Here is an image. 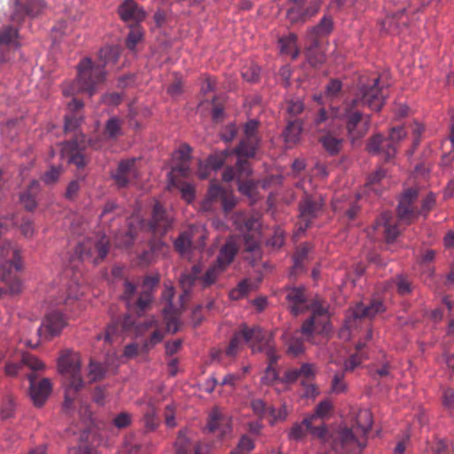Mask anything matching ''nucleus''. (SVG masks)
Returning <instances> with one entry per match:
<instances>
[{
  "mask_svg": "<svg viewBox=\"0 0 454 454\" xmlns=\"http://www.w3.org/2000/svg\"><path fill=\"white\" fill-rule=\"evenodd\" d=\"M380 78H372L367 84L359 88L357 98L352 100L343 107L339 118L345 123L347 135L352 144L363 138L370 128L371 117L364 114L361 111L354 109L358 102L367 106L371 110L379 112L385 104V95L382 88L380 87Z\"/></svg>",
  "mask_w": 454,
  "mask_h": 454,
  "instance_id": "1",
  "label": "nucleus"
},
{
  "mask_svg": "<svg viewBox=\"0 0 454 454\" xmlns=\"http://www.w3.org/2000/svg\"><path fill=\"white\" fill-rule=\"evenodd\" d=\"M76 68V79L63 84V94L68 97L75 93L86 92L91 97L96 90V86L104 82L106 79L104 65L94 64L90 58L85 57L80 60Z\"/></svg>",
  "mask_w": 454,
  "mask_h": 454,
  "instance_id": "2",
  "label": "nucleus"
},
{
  "mask_svg": "<svg viewBox=\"0 0 454 454\" xmlns=\"http://www.w3.org/2000/svg\"><path fill=\"white\" fill-rule=\"evenodd\" d=\"M336 118V116L329 114L325 108H321L314 120L316 131L324 133L319 138V142L332 156L340 153L345 141L343 137L335 135Z\"/></svg>",
  "mask_w": 454,
  "mask_h": 454,
  "instance_id": "3",
  "label": "nucleus"
},
{
  "mask_svg": "<svg viewBox=\"0 0 454 454\" xmlns=\"http://www.w3.org/2000/svg\"><path fill=\"white\" fill-rule=\"evenodd\" d=\"M406 135L407 133L403 126L392 128L387 138L381 134H375L368 140L367 151L371 154L382 155L384 160L388 161L395 156V144L403 140Z\"/></svg>",
  "mask_w": 454,
  "mask_h": 454,
  "instance_id": "4",
  "label": "nucleus"
},
{
  "mask_svg": "<svg viewBox=\"0 0 454 454\" xmlns=\"http://www.w3.org/2000/svg\"><path fill=\"white\" fill-rule=\"evenodd\" d=\"M269 336L260 327L248 328L244 325L239 332L232 336L223 353L229 357H235L241 348L243 340L250 343L254 351H258V347L263 345L265 339Z\"/></svg>",
  "mask_w": 454,
  "mask_h": 454,
  "instance_id": "5",
  "label": "nucleus"
},
{
  "mask_svg": "<svg viewBox=\"0 0 454 454\" xmlns=\"http://www.w3.org/2000/svg\"><path fill=\"white\" fill-rule=\"evenodd\" d=\"M58 370L60 374L69 378L70 387L74 392L80 391L84 381L81 375V358L79 354L71 351H64L58 359Z\"/></svg>",
  "mask_w": 454,
  "mask_h": 454,
  "instance_id": "6",
  "label": "nucleus"
},
{
  "mask_svg": "<svg viewBox=\"0 0 454 454\" xmlns=\"http://www.w3.org/2000/svg\"><path fill=\"white\" fill-rule=\"evenodd\" d=\"M365 446L366 437L358 438L347 427L339 429L332 442L333 449L341 454H361Z\"/></svg>",
  "mask_w": 454,
  "mask_h": 454,
  "instance_id": "7",
  "label": "nucleus"
},
{
  "mask_svg": "<svg viewBox=\"0 0 454 454\" xmlns=\"http://www.w3.org/2000/svg\"><path fill=\"white\" fill-rule=\"evenodd\" d=\"M0 281L7 282L12 277L14 268L17 271L22 269L20 250L10 242H4L0 249Z\"/></svg>",
  "mask_w": 454,
  "mask_h": 454,
  "instance_id": "8",
  "label": "nucleus"
},
{
  "mask_svg": "<svg viewBox=\"0 0 454 454\" xmlns=\"http://www.w3.org/2000/svg\"><path fill=\"white\" fill-rule=\"evenodd\" d=\"M260 143V140H252L244 137L233 149L232 153L238 156L237 167L239 169V178L244 175L250 176L252 174L251 166L247 159L254 157Z\"/></svg>",
  "mask_w": 454,
  "mask_h": 454,
  "instance_id": "9",
  "label": "nucleus"
},
{
  "mask_svg": "<svg viewBox=\"0 0 454 454\" xmlns=\"http://www.w3.org/2000/svg\"><path fill=\"white\" fill-rule=\"evenodd\" d=\"M322 207L323 200L321 199L305 194L299 202V231H305L312 220L319 215Z\"/></svg>",
  "mask_w": 454,
  "mask_h": 454,
  "instance_id": "10",
  "label": "nucleus"
},
{
  "mask_svg": "<svg viewBox=\"0 0 454 454\" xmlns=\"http://www.w3.org/2000/svg\"><path fill=\"white\" fill-rule=\"evenodd\" d=\"M67 319L59 310L47 313L38 328V335L42 340H51L58 336L67 325Z\"/></svg>",
  "mask_w": 454,
  "mask_h": 454,
  "instance_id": "11",
  "label": "nucleus"
},
{
  "mask_svg": "<svg viewBox=\"0 0 454 454\" xmlns=\"http://www.w3.org/2000/svg\"><path fill=\"white\" fill-rule=\"evenodd\" d=\"M45 7L43 0H15L11 21L22 23L27 17L35 18L42 13Z\"/></svg>",
  "mask_w": 454,
  "mask_h": 454,
  "instance_id": "12",
  "label": "nucleus"
},
{
  "mask_svg": "<svg viewBox=\"0 0 454 454\" xmlns=\"http://www.w3.org/2000/svg\"><path fill=\"white\" fill-rule=\"evenodd\" d=\"M418 191L410 188L406 190L399 200L397 206V216L400 222L410 225L419 217L418 210L413 207V203L418 198Z\"/></svg>",
  "mask_w": 454,
  "mask_h": 454,
  "instance_id": "13",
  "label": "nucleus"
},
{
  "mask_svg": "<svg viewBox=\"0 0 454 454\" xmlns=\"http://www.w3.org/2000/svg\"><path fill=\"white\" fill-rule=\"evenodd\" d=\"M258 352L265 353L269 360V365L265 370L264 376L262 378V383L271 385L276 381H280L278 370L273 366L278 360V356L271 336L265 339L263 345L258 347Z\"/></svg>",
  "mask_w": 454,
  "mask_h": 454,
  "instance_id": "14",
  "label": "nucleus"
},
{
  "mask_svg": "<svg viewBox=\"0 0 454 454\" xmlns=\"http://www.w3.org/2000/svg\"><path fill=\"white\" fill-rule=\"evenodd\" d=\"M406 4L403 3L396 12L387 14L380 22L383 31L391 35L403 33L408 26V16L405 12Z\"/></svg>",
  "mask_w": 454,
  "mask_h": 454,
  "instance_id": "15",
  "label": "nucleus"
},
{
  "mask_svg": "<svg viewBox=\"0 0 454 454\" xmlns=\"http://www.w3.org/2000/svg\"><path fill=\"white\" fill-rule=\"evenodd\" d=\"M173 218L168 216L163 206L156 201L153 207L148 229L153 235H165L172 227Z\"/></svg>",
  "mask_w": 454,
  "mask_h": 454,
  "instance_id": "16",
  "label": "nucleus"
},
{
  "mask_svg": "<svg viewBox=\"0 0 454 454\" xmlns=\"http://www.w3.org/2000/svg\"><path fill=\"white\" fill-rule=\"evenodd\" d=\"M27 378L29 381V395L34 404L37 407H42L51 393L52 384L51 380L44 378L36 382V375L35 373L27 374Z\"/></svg>",
  "mask_w": 454,
  "mask_h": 454,
  "instance_id": "17",
  "label": "nucleus"
},
{
  "mask_svg": "<svg viewBox=\"0 0 454 454\" xmlns=\"http://www.w3.org/2000/svg\"><path fill=\"white\" fill-rule=\"evenodd\" d=\"M192 147L188 144H182L172 153L174 166L168 175H180L189 176L191 174L190 161L192 159Z\"/></svg>",
  "mask_w": 454,
  "mask_h": 454,
  "instance_id": "18",
  "label": "nucleus"
},
{
  "mask_svg": "<svg viewBox=\"0 0 454 454\" xmlns=\"http://www.w3.org/2000/svg\"><path fill=\"white\" fill-rule=\"evenodd\" d=\"M286 301L290 312L294 316L303 313L309 308L304 286L286 287Z\"/></svg>",
  "mask_w": 454,
  "mask_h": 454,
  "instance_id": "19",
  "label": "nucleus"
},
{
  "mask_svg": "<svg viewBox=\"0 0 454 454\" xmlns=\"http://www.w3.org/2000/svg\"><path fill=\"white\" fill-rule=\"evenodd\" d=\"M117 13L120 19L128 25H139L146 16L143 7L135 0H123L118 6Z\"/></svg>",
  "mask_w": 454,
  "mask_h": 454,
  "instance_id": "20",
  "label": "nucleus"
},
{
  "mask_svg": "<svg viewBox=\"0 0 454 454\" xmlns=\"http://www.w3.org/2000/svg\"><path fill=\"white\" fill-rule=\"evenodd\" d=\"M135 165L136 159H127L119 162L115 172L111 174V177L118 188L128 186L132 179L137 178V170Z\"/></svg>",
  "mask_w": 454,
  "mask_h": 454,
  "instance_id": "21",
  "label": "nucleus"
},
{
  "mask_svg": "<svg viewBox=\"0 0 454 454\" xmlns=\"http://www.w3.org/2000/svg\"><path fill=\"white\" fill-rule=\"evenodd\" d=\"M231 222L235 229L243 235L256 232L261 229L259 217L243 211L235 212L231 216Z\"/></svg>",
  "mask_w": 454,
  "mask_h": 454,
  "instance_id": "22",
  "label": "nucleus"
},
{
  "mask_svg": "<svg viewBox=\"0 0 454 454\" xmlns=\"http://www.w3.org/2000/svg\"><path fill=\"white\" fill-rule=\"evenodd\" d=\"M238 252L239 245L237 239L234 236H231L227 239L225 243L220 248L218 255L214 264H215L216 267H219L220 270H223L224 271L229 267V265L233 262Z\"/></svg>",
  "mask_w": 454,
  "mask_h": 454,
  "instance_id": "23",
  "label": "nucleus"
},
{
  "mask_svg": "<svg viewBox=\"0 0 454 454\" xmlns=\"http://www.w3.org/2000/svg\"><path fill=\"white\" fill-rule=\"evenodd\" d=\"M61 154L63 157H67L68 163L75 165L78 168H82L87 164L82 149L75 140L63 143Z\"/></svg>",
  "mask_w": 454,
  "mask_h": 454,
  "instance_id": "24",
  "label": "nucleus"
},
{
  "mask_svg": "<svg viewBox=\"0 0 454 454\" xmlns=\"http://www.w3.org/2000/svg\"><path fill=\"white\" fill-rule=\"evenodd\" d=\"M207 428L210 433H217L219 436H223L231 431L229 421L222 415L218 408H214L208 417Z\"/></svg>",
  "mask_w": 454,
  "mask_h": 454,
  "instance_id": "25",
  "label": "nucleus"
},
{
  "mask_svg": "<svg viewBox=\"0 0 454 454\" xmlns=\"http://www.w3.org/2000/svg\"><path fill=\"white\" fill-rule=\"evenodd\" d=\"M298 370L301 376L300 379H301V384L306 387L305 396H315L317 394V388L316 385L312 383L316 376L314 364L305 363L302 364Z\"/></svg>",
  "mask_w": 454,
  "mask_h": 454,
  "instance_id": "26",
  "label": "nucleus"
},
{
  "mask_svg": "<svg viewBox=\"0 0 454 454\" xmlns=\"http://www.w3.org/2000/svg\"><path fill=\"white\" fill-rule=\"evenodd\" d=\"M201 273V266L200 264H195L192 267L189 272L183 273L180 276V286L183 289V294L180 295V299L184 300L188 298L190 295L191 289L192 286L198 285L200 275Z\"/></svg>",
  "mask_w": 454,
  "mask_h": 454,
  "instance_id": "27",
  "label": "nucleus"
},
{
  "mask_svg": "<svg viewBox=\"0 0 454 454\" xmlns=\"http://www.w3.org/2000/svg\"><path fill=\"white\" fill-rule=\"evenodd\" d=\"M180 175H168V188L176 187L181 192V197L187 203H192L195 199V187L192 184L184 182Z\"/></svg>",
  "mask_w": 454,
  "mask_h": 454,
  "instance_id": "28",
  "label": "nucleus"
},
{
  "mask_svg": "<svg viewBox=\"0 0 454 454\" xmlns=\"http://www.w3.org/2000/svg\"><path fill=\"white\" fill-rule=\"evenodd\" d=\"M135 224L143 225L144 221L138 218L131 217L128 223V230L116 236V245L119 247L128 248L131 247L137 235Z\"/></svg>",
  "mask_w": 454,
  "mask_h": 454,
  "instance_id": "29",
  "label": "nucleus"
},
{
  "mask_svg": "<svg viewBox=\"0 0 454 454\" xmlns=\"http://www.w3.org/2000/svg\"><path fill=\"white\" fill-rule=\"evenodd\" d=\"M109 240L106 237L94 239V246L90 249L87 262L97 265L100 263L108 254Z\"/></svg>",
  "mask_w": 454,
  "mask_h": 454,
  "instance_id": "30",
  "label": "nucleus"
},
{
  "mask_svg": "<svg viewBox=\"0 0 454 454\" xmlns=\"http://www.w3.org/2000/svg\"><path fill=\"white\" fill-rule=\"evenodd\" d=\"M385 306L381 301L374 300L370 304H357L353 309V316L356 318L373 317L377 314L383 312Z\"/></svg>",
  "mask_w": 454,
  "mask_h": 454,
  "instance_id": "31",
  "label": "nucleus"
},
{
  "mask_svg": "<svg viewBox=\"0 0 454 454\" xmlns=\"http://www.w3.org/2000/svg\"><path fill=\"white\" fill-rule=\"evenodd\" d=\"M391 214L389 212H383L375 222V228L382 226L386 239L388 243L393 242L398 237L400 231L396 224H391Z\"/></svg>",
  "mask_w": 454,
  "mask_h": 454,
  "instance_id": "32",
  "label": "nucleus"
},
{
  "mask_svg": "<svg viewBox=\"0 0 454 454\" xmlns=\"http://www.w3.org/2000/svg\"><path fill=\"white\" fill-rule=\"evenodd\" d=\"M302 129L303 121L301 120H289L283 131V137L286 144L289 145V146L295 145L300 140Z\"/></svg>",
  "mask_w": 454,
  "mask_h": 454,
  "instance_id": "33",
  "label": "nucleus"
},
{
  "mask_svg": "<svg viewBox=\"0 0 454 454\" xmlns=\"http://www.w3.org/2000/svg\"><path fill=\"white\" fill-rule=\"evenodd\" d=\"M278 43L282 54L288 55L292 59H296L300 54L297 45V35L294 33L279 38Z\"/></svg>",
  "mask_w": 454,
  "mask_h": 454,
  "instance_id": "34",
  "label": "nucleus"
},
{
  "mask_svg": "<svg viewBox=\"0 0 454 454\" xmlns=\"http://www.w3.org/2000/svg\"><path fill=\"white\" fill-rule=\"evenodd\" d=\"M333 29V21L330 16H324L319 23L309 30L310 40L329 35Z\"/></svg>",
  "mask_w": 454,
  "mask_h": 454,
  "instance_id": "35",
  "label": "nucleus"
},
{
  "mask_svg": "<svg viewBox=\"0 0 454 454\" xmlns=\"http://www.w3.org/2000/svg\"><path fill=\"white\" fill-rule=\"evenodd\" d=\"M319 10V4L316 3L313 8H308L306 11H303L300 7L290 8L286 12V18L288 20L294 24L299 22H305L307 16H313Z\"/></svg>",
  "mask_w": 454,
  "mask_h": 454,
  "instance_id": "36",
  "label": "nucleus"
},
{
  "mask_svg": "<svg viewBox=\"0 0 454 454\" xmlns=\"http://www.w3.org/2000/svg\"><path fill=\"white\" fill-rule=\"evenodd\" d=\"M310 424L314 423L311 421V419L308 418V416H306L301 422L294 424L288 431V439L295 442H299L304 439V437L307 435V433L309 432Z\"/></svg>",
  "mask_w": 454,
  "mask_h": 454,
  "instance_id": "37",
  "label": "nucleus"
},
{
  "mask_svg": "<svg viewBox=\"0 0 454 454\" xmlns=\"http://www.w3.org/2000/svg\"><path fill=\"white\" fill-rule=\"evenodd\" d=\"M189 430L183 428L179 430L176 440L174 443L175 454H191L192 445L188 437Z\"/></svg>",
  "mask_w": 454,
  "mask_h": 454,
  "instance_id": "38",
  "label": "nucleus"
},
{
  "mask_svg": "<svg viewBox=\"0 0 454 454\" xmlns=\"http://www.w3.org/2000/svg\"><path fill=\"white\" fill-rule=\"evenodd\" d=\"M372 414L368 409H363L357 412L356 426L358 429H360L363 436L366 437V434L372 428Z\"/></svg>",
  "mask_w": 454,
  "mask_h": 454,
  "instance_id": "39",
  "label": "nucleus"
},
{
  "mask_svg": "<svg viewBox=\"0 0 454 454\" xmlns=\"http://www.w3.org/2000/svg\"><path fill=\"white\" fill-rule=\"evenodd\" d=\"M121 124L122 122L118 117L109 118L105 124L104 134L106 137L109 140H116L121 137L122 135Z\"/></svg>",
  "mask_w": 454,
  "mask_h": 454,
  "instance_id": "40",
  "label": "nucleus"
},
{
  "mask_svg": "<svg viewBox=\"0 0 454 454\" xmlns=\"http://www.w3.org/2000/svg\"><path fill=\"white\" fill-rule=\"evenodd\" d=\"M222 272H223V270H220L219 267H216V265L213 263L202 276L200 275L199 286L201 289L209 287L215 283Z\"/></svg>",
  "mask_w": 454,
  "mask_h": 454,
  "instance_id": "41",
  "label": "nucleus"
},
{
  "mask_svg": "<svg viewBox=\"0 0 454 454\" xmlns=\"http://www.w3.org/2000/svg\"><path fill=\"white\" fill-rule=\"evenodd\" d=\"M319 42L317 39H313L311 45L306 51V56L309 65L317 67L321 65L325 60V55L324 52L318 50Z\"/></svg>",
  "mask_w": 454,
  "mask_h": 454,
  "instance_id": "42",
  "label": "nucleus"
},
{
  "mask_svg": "<svg viewBox=\"0 0 454 454\" xmlns=\"http://www.w3.org/2000/svg\"><path fill=\"white\" fill-rule=\"evenodd\" d=\"M129 31L126 37V47L131 51H134L136 50V47L137 43L142 41L144 37V32L142 27L139 25H129Z\"/></svg>",
  "mask_w": 454,
  "mask_h": 454,
  "instance_id": "43",
  "label": "nucleus"
},
{
  "mask_svg": "<svg viewBox=\"0 0 454 454\" xmlns=\"http://www.w3.org/2000/svg\"><path fill=\"white\" fill-rule=\"evenodd\" d=\"M118 205L114 201H107L99 215V222L102 225H110L111 222L120 215L116 212Z\"/></svg>",
  "mask_w": 454,
  "mask_h": 454,
  "instance_id": "44",
  "label": "nucleus"
},
{
  "mask_svg": "<svg viewBox=\"0 0 454 454\" xmlns=\"http://www.w3.org/2000/svg\"><path fill=\"white\" fill-rule=\"evenodd\" d=\"M18 36L19 28L12 26L4 27L0 29V44H14L16 47H20V43L17 42Z\"/></svg>",
  "mask_w": 454,
  "mask_h": 454,
  "instance_id": "45",
  "label": "nucleus"
},
{
  "mask_svg": "<svg viewBox=\"0 0 454 454\" xmlns=\"http://www.w3.org/2000/svg\"><path fill=\"white\" fill-rule=\"evenodd\" d=\"M119 50L115 46H105L101 48L98 51V57L100 59V63L98 65H104V68L106 66L112 62L116 63L119 59Z\"/></svg>",
  "mask_w": 454,
  "mask_h": 454,
  "instance_id": "46",
  "label": "nucleus"
},
{
  "mask_svg": "<svg viewBox=\"0 0 454 454\" xmlns=\"http://www.w3.org/2000/svg\"><path fill=\"white\" fill-rule=\"evenodd\" d=\"M94 246V239L87 238L80 241L74 249V255L82 262H87L90 249Z\"/></svg>",
  "mask_w": 454,
  "mask_h": 454,
  "instance_id": "47",
  "label": "nucleus"
},
{
  "mask_svg": "<svg viewBox=\"0 0 454 454\" xmlns=\"http://www.w3.org/2000/svg\"><path fill=\"white\" fill-rule=\"evenodd\" d=\"M226 192L227 191L223 189L219 184H212L208 188L206 199L202 202V208L204 210H209L211 203L217 199L221 200Z\"/></svg>",
  "mask_w": 454,
  "mask_h": 454,
  "instance_id": "48",
  "label": "nucleus"
},
{
  "mask_svg": "<svg viewBox=\"0 0 454 454\" xmlns=\"http://www.w3.org/2000/svg\"><path fill=\"white\" fill-rule=\"evenodd\" d=\"M399 295L404 296L411 294L412 284L407 276L399 274L392 279Z\"/></svg>",
  "mask_w": 454,
  "mask_h": 454,
  "instance_id": "49",
  "label": "nucleus"
},
{
  "mask_svg": "<svg viewBox=\"0 0 454 454\" xmlns=\"http://www.w3.org/2000/svg\"><path fill=\"white\" fill-rule=\"evenodd\" d=\"M304 108V102L299 98H293L286 100V113L289 119L300 115L303 113Z\"/></svg>",
  "mask_w": 454,
  "mask_h": 454,
  "instance_id": "50",
  "label": "nucleus"
},
{
  "mask_svg": "<svg viewBox=\"0 0 454 454\" xmlns=\"http://www.w3.org/2000/svg\"><path fill=\"white\" fill-rule=\"evenodd\" d=\"M192 233L184 231L174 241L175 249L181 254H186L192 247Z\"/></svg>",
  "mask_w": 454,
  "mask_h": 454,
  "instance_id": "51",
  "label": "nucleus"
},
{
  "mask_svg": "<svg viewBox=\"0 0 454 454\" xmlns=\"http://www.w3.org/2000/svg\"><path fill=\"white\" fill-rule=\"evenodd\" d=\"M294 333L287 340V353L293 356H298L304 352L303 340Z\"/></svg>",
  "mask_w": 454,
  "mask_h": 454,
  "instance_id": "52",
  "label": "nucleus"
},
{
  "mask_svg": "<svg viewBox=\"0 0 454 454\" xmlns=\"http://www.w3.org/2000/svg\"><path fill=\"white\" fill-rule=\"evenodd\" d=\"M106 372V368L98 362L90 360L89 364L88 377L90 382H95L102 380Z\"/></svg>",
  "mask_w": 454,
  "mask_h": 454,
  "instance_id": "53",
  "label": "nucleus"
},
{
  "mask_svg": "<svg viewBox=\"0 0 454 454\" xmlns=\"http://www.w3.org/2000/svg\"><path fill=\"white\" fill-rule=\"evenodd\" d=\"M245 250L251 253L260 251V230L256 232L244 234Z\"/></svg>",
  "mask_w": 454,
  "mask_h": 454,
  "instance_id": "54",
  "label": "nucleus"
},
{
  "mask_svg": "<svg viewBox=\"0 0 454 454\" xmlns=\"http://www.w3.org/2000/svg\"><path fill=\"white\" fill-rule=\"evenodd\" d=\"M333 409V403L325 399L318 403V404L315 408V411L313 414L308 415L309 419H311V421L315 423L317 419H323L330 413Z\"/></svg>",
  "mask_w": 454,
  "mask_h": 454,
  "instance_id": "55",
  "label": "nucleus"
},
{
  "mask_svg": "<svg viewBox=\"0 0 454 454\" xmlns=\"http://www.w3.org/2000/svg\"><path fill=\"white\" fill-rule=\"evenodd\" d=\"M260 73L261 68L254 63L245 65L241 69L243 79L249 82H256L260 78Z\"/></svg>",
  "mask_w": 454,
  "mask_h": 454,
  "instance_id": "56",
  "label": "nucleus"
},
{
  "mask_svg": "<svg viewBox=\"0 0 454 454\" xmlns=\"http://www.w3.org/2000/svg\"><path fill=\"white\" fill-rule=\"evenodd\" d=\"M231 154V152L228 150H224L219 153H214L208 156L207 159V167L213 170H217L221 168L226 160V157Z\"/></svg>",
  "mask_w": 454,
  "mask_h": 454,
  "instance_id": "57",
  "label": "nucleus"
},
{
  "mask_svg": "<svg viewBox=\"0 0 454 454\" xmlns=\"http://www.w3.org/2000/svg\"><path fill=\"white\" fill-rule=\"evenodd\" d=\"M310 309L312 310L311 317H314V320L318 324H326L329 321L328 309L327 308L322 306L318 302H314L311 304Z\"/></svg>",
  "mask_w": 454,
  "mask_h": 454,
  "instance_id": "58",
  "label": "nucleus"
},
{
  "mask_svg": "<svg viewBox=\"0 0 454 454\" xmlns=\"http://www.w3.org/2000/svg\"><path fill=\"white\" fill-rule=\"evenodd\" d=\"M145 427L148 431H154L159 426V419L157 418L156 410L153 405L148 406V410L143 418Z\"/></svg>",
  "mask_w": 454,
  "mask_h": 454,
  "instance_id": "59",
  "label": "nucleus"
},
{
  "mask_svg": "<svg viewBox=\"0 0 454 454\" xmlns=\"http://www.w3.org/2000/svg\"><path fill=\"white\" fill-rule=\"evenodd\" d=\"M150 249L157 255V257L166 255L169 247L160 238L153 237L148 242Z\"/></svg>",
  "mask_w": 454,
  "mask_h": 454,
  "instance_id": "60",
  "label": "nucleus"
},
{
  "mask_svg": "<svg viewBox=\"0 0 454 454\" xmlns=\"http://www.w3.org/2000/svg\"><path fill=\"white\" fill-rule=\"evenodd\" d=\"M309 254V247L307 245L301 246L294 254V271H299L303 269V262Z\"/></svg>",
  "mask_w": 454,
  "mask_h": 454,
  "instance_id": "61",
  "label": "nucleus"
},
{
  "mask_svg": "<svg viewBox=\"0 0 454 454\" xmlns=\"http://www.w3.org/2000/svg\"><path fill=\"white\" fill-rule=\"evenodd\" d=\"M345 372H336L332 380L331 390L334 394H340L347 390V384L344 381Z\"/></svg>",
  "mask_w": 454,
  "mask_h": 454,
  "instance_id": "62",
  "label": "nucleus"
},
{
  "mask_svg": "<svg viewBox=\"0 0 454 454\" xmlns=\"http://www.w3.org/2000/svg\"><path fill=\"white\" fill-rule=\"evenodd\" d=\"M441 401L444 409L450 413L454 411V390L452 388L446 387L442 389Z\"/></svg>",
  "mask_w": 454,
  "mask_h": 454,
  "instance_id": "63",
  "label": "nucleus"
},
{
  "mask_svg": "<svg viewBox=\"0 0 454 454\" xmlns=\"http://www.w3.org/2000/svg\"><path fill=\"white\" fill-rule=\"evenodd\" d=\"M434 454H454V445L442 439H437L433 446Z\"/></svg>",
  "mask_w": 454,
  "mask_h": 454,
  "instance_id": "64",
  "label": "nucleus"
}]
</instances>
